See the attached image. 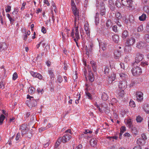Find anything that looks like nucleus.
Returning <instances> with one entry per match:
<instances>
[{"label": "nucleus", "instance_id": "obj_30", "mask_svg": "<svg viewBox=\"0 0 149 149\" xmlns=\"http://www.w3.org/2000/svg\"><path fill=\"white\" fill-rule=\"evenodd\" d=\"M146 15L143 13L141 16L139 17V19L140 21H144L146 20Z\"/></svg>", "mask_w": 149, "mask_h": 149}, {"label": "nucleus", "instance_id": "obj_27", "mask_svg": "<svg viewBox=\"0 0 149 149\" xmlns=\"http://www.w3.org/2000/svg\"><path fill=\"white\" fill-rule=\"evenodd\" d=\"M100 47L103 50H105L106 49L107 45L106 43L101 42L100 45Z\"/></svg>", "mask_w": 149, "mask_h": 149}, {"label": "nucleus", "instance_id": "obj_62", "mask_svg": "<svg viewBox=\"0 0 149 149\" xmlns=\"http://www.w3.org/2000/svg\"><path fill=\"white\" fill-rule=\"evenodd\" d=\"M31 136H32V134L30 132H28L26 133V136H27L29 138H31Z\"/></svg>", "mask_w": 149, "mask_h": 149}, {"label": "nucleus", "instance_id": "obj_15", "mask_svg": "<svg viewBox=\"0 0 149 149\" xmlns=\"http://www.w3.org/2000/svg\"><path fill=\"white\" fill-rule=\"evenodd\" d=\"M135 42V39L133 38H131L128 39L126 42V44L129 45H133Z\"/></svg>", "mask_w": 149, "mask_h": 149}, {"label": "nucleus", "instance_id": "obj_9", "mask_svg": "<svg viewBox=\"0 0 149 149\" xmlns=\"http://www.w3.org/2000/svg\"><path fill=\"white\" fill-rule=\"evenodd\" d=\"M89 67V65H88V72H89L88 76V79L91 82H92L94 81V75L93 73L91 71V68Z\"/></svg>", "mask_w": 149, "mask_h": 149}, {"label": "nucleus", "instance_id": "obj_35", "mask_svg": "<svg viewBox=\"0 0 149 149\" xmlns=\"http://www.w3.org/2000/svg\"><path fill=\"white\" fill-rule=\"evenodd\" d=\"M144 40L146 41V42H149V35L148 34H146L143 38Z\"/></svg>", "mask_w": 149, "mask_h": 149}, {"label": "nucleus", "instance_id": "obj_17", "mask_svg": "<svg viewBox=\"0 0 149 149\" xmlns=\"http://www.w3.org/2000/svg\"><path fill=\"white\" fill-rule=\"evenodd\" d=\"M114 58L117 59L119 58L121 56V53L120 51L118 50H115L114 53Z\"/></svg>", "mask_w": 149, "mask_h": 149}, {"label": "nucleus", "instance_id": "obj_11", "mask_svg": "<svg viewBox=\"0 0 149 149\" xmlns=\"http://www.w3.org/2000/svg\"><path fill=\"white\" fill-rule=\"evenodd\" d=\"M123 5L127 7H131L132 3V0H121Z\"/></svg>", "mask_w": 149, "mask_h": 149}, {"label": "nucleus", "instance_id": "obj_1", "mask_svg": "<svg viewBox=\"0 0 149 149\" xmlns=\"http://www.w3.org/2000/svg\"><path fill=\"white\" fill-rule=\"evenodd\" d=\"M72 9L73 13L75 16L74 23L75 24L77 19H79V15L78 10L74 3H71Z\"/></svg>", "mask_w": 149, "mask_h": 149}, {"label": "nucleus", "instance_id": "obj_60", "mask_svg": "<svg viewBox=\"0 0 149 149\" xmlns=\"http://www.w3.org/2000/svg\"><path fill=\"white\" fill-rule=\"evenodd\" d=\"M42 32L44 33H46V29L44 27L42 26L41 29Z\"/></svg>", "mask_w": 149, "mask_h": 149}, {"label": "nucleus", "instance_id": "obj_33", "mask_svg": "<svg viewBox=\"0 0 149 149\" xmlns=\"http://www.w3.org/2000/svg\"><path fill=\"white\" fill-rule=\"evenodd\" d=\"M86 97L90 100H92L93 98L91 94L88 92H86Z\"/></svg>", "mask_w": 149, "mask_h": 149}, {"label": "nucleus", "instance_id": "obj_55", "mask_svg": "<svg viewBox=\"0 0 149 149\" xmlns=\"http://www.w3.org/2000/svg\"><path fill=\"white\" fill-rule=\"evenodd\" d=\"M17 77V75L16 72L14 73L13 75V79L14 80H15Z\"/></svg>", "mask_w": 149, "mask_h": 149}, {"label": "nucleus", "instance_id": "obj_45", "mask_svg": "<svg viewBox=\"0 0 149 149\" xmlns=\"http://www.w3.org/2000/svg\"><path fill=\"white\" fill-rule=\"evenodd\" d=\"M111 74H109V77H110L111 78L112 77H114V80H115L116 78V75L115 74L112 72H111Z\"/></svg>", "mask_w": 149, "mask_h": 149}, {"label": "nucleus", "instance_id": "obj_31", "mask_svg": "<svg viewBox=\"0 0 149 149\" xmlns=\"http://www.w3.org/2000/svg\"><path fill=\"white\" fill-rule=\"evenodd\" d=\"M112 25L111 21L110 19L108 20L106 22V26L108 28H110Z\"/></svg>", "mask_w": 149, "mask_h": 149}, {"label": "nucleus", "instance_id": "obj_7", "mask_svg": "<svg viewBox=\"0 0 149 149\" xmlns=\"http://www.w3.org/2000/svg\"><path fill=\"white\" fill-rule=\"evenodd\" d=\"M144 55L139 53H137L136 54L135 58V62L136 63H139L143 59Z\"/></svg>", "mask_w": 149, "mask_h": 149}, {"label": "nucleus", "instance_id": "obj_3", "mask_svg": "<svg viewBox=\"0 0 149 149\" xmlns=\"http://www.w3.org/2000/svg\"><path fill=\"white\" fill-rule=\"evenodd\" d=\"M71 137V136L69 134H66L62 137H60L58 139V142L65 143L68 141Z\"/></svg>", "mask_w": 149, "mask_h": 149}, {"label": "nucleus", "instance_id": "obj_23", "mask_svg": "<svg viewBox=\"0 0 149 149\" xmlns=\"http://www.w3.org/2000/svg\"><path fill=\"white\" fill-rule=\"evenodd\" d=\"M121 77L123 81H125L127 78V75L125 73H121L119 74Z\"/></svg>", "mask_w": 149, "mask_h": 149}, {"label": "nucleus", "instance_id": "obj_61", "mask_svg": "<svg viewBox=\"0 0 149 149\" xmlns=\"http://www.w3.org/2000/svg\"><path fill=\"white\" fill-rule=\"evenodd\" d=\"M61 143V142H58V140L55 143V148H58V146H59L60 144Z\"/></svg>", "mask_w": 149, "mask_h": 149}, {"label": "nucleus", "instance_id": "obj_12", "mask_svg": "<svg viewBox=\"0 0 149 149\" xmlns=\"http://www.w3.org/2000/svg\"><path fill=\"white\" fill-rule=\"evenodd\" d=\"M147 44L145 42L140 41L136 44V47L139 49H143L145 47Z\"/></svg>", "mask_w": 149, "mask_h": 149}, {"label": "nucleus", "instance_id": "obj_2", "mask_svg": "<svg viewBox=\"0 0 149 149\" xmlns=\"http://www.w3.org/2000/svg\"><path fill=\"white\" fill-rule=\"evenodd\" d=\"M71 137V136L69 134H66L62 137H60L58 139V142L65 143L68 141Z\"/></svg>", "mask_w": 149, "mask_h": 149}, {"label": "nucleus", "instance_id": "obj_39", "mask_svg": "<svg viewBox=\"0 0 149 149\" xmlns=\"http://www.w3.org/2000/svg\"><path fill=\"white\" fill-rule=\"evenodd\" d=\"M114 77H112V78H111L110 77L108 76V78L107 79L108 81V82L109 84H111V83L113 81H114Z\"/></svg>", "mask_w": 149, "mask_h": 149}, {"label": "nucleus", "instance_id": "obj_49", "mask_svg": "<svg viewBox=\"0 0 149 149\" xmlns=\"http://www.w3.org/2000/svg\"><path fill=\"white\" fill-rule=\"evenodd\" d=\"M57 80L58 81V82L60 83H61L63 81L62 78L61 76L60 75H59L58 76Z\"/></svg>", "mask_w": 149, "mask_h": 149}, {"label": "nucleus", "instance_id": "obj_58", "mask_svg": "<svg viewBox=\"0 0 149 149\" xmlns=\"http://www.w3.org/2000/svg\"><path fill=\"white\" fill-rule=\"evenodd\" d=\"M133 35L135 38H139L140 36V35L138 33H135Z\"/></svg>", "mask_w": 149, "mask_h": 149}, {"label": "nucleus", "instance_id": "obj_47", "mask_svg": "<svg viewBox=\"0 0 149 149\" xmlns=\"http://www.w3.org/2000/svg\"><path fill=\"white\" fill-rule=\"evenodd\" d=\"M20 137V133H18L17 134L16 138L15 140L16 141L19 140Z\"/></svg>", "mask_w": 149, "mask_h": 149}, {"label": "nucleus", "instance_id": "obj_26", "mask_svg": "<svg viewBox=\"0 0 149 149\" xmlns=\"http://www.w3.org/2000/svg\"><path fill=\"white\" fill-rule=\"evenodd\" d=\"M128 36V33L127 31H123L122 35V37L123 40L126 38Z\"/></svg>", "mask_w": 149, "mask_h": 149}, {"label": "nucleus", "instance_id": "obj_64", "mask_svg": "<svg viewBox=\"0 0 149 149\" xmlns=\"http://www.w3.org/2000/svg\"><path fill=\"white\" fill-rule=\"evenodd\" d=\"M126 130V127L125 126H123L120 129V132H124Z\"/></svg>", "mask_w": 149, "mask_h": 149}, {"label": "nucleus", "instance_id": "obj_10", "mask_svg": "<svg viewBox=\"0 0 149 149\" xmlns=\"http://www.w3.org/2000/svg\"><path fill=\"white\" fill-rule=\"evenodd\" d=\"M19 129L21 130L22 135L26 134L28 130V128L26 125L23 124L21 126Z\"/></svg>", "mask_w": 149, "mask_h": 149}, {"label": "nucleus", "instance_id": "obj_28", "mask_svg": "<svg viewBox=\"0 0 149 149\" xmlns=\"http://www.w3.org/2000/svg\"><path fill=\"white\" fill-rule=\"evenodd\" d=\"M84 29L86 31V33L87 35L89 36L90 35V31L88 27L87 26L84 25Z\"/></svg>", "mask_w": 149, "mask_h": 149}, {"label": "nucleus", "instance_id": "obj_63", "mask_svg": "<svg viewBox=\"0 0 149 149\" xmlns=\"http://www.w3.org/2000/svg\"><path fill=\"white\" fill-rule=\"evenodd\" d=\"M50 48V46L48 44H47L45 47L44 49V50H46V51H47Z\"/></svg>", "mask_w": 149, "mask_h": 149}, {"label": "nucleus", "instance_id": "obj_16", "mask_svg": "<svg viewBox=\"0 0 149 149\" xmlns=\"http://www.w3.org/2000/svg\"><path fill=\"white\" fill-rule=\"evenodd\" d=\"M7 46L6 43L3 42L0 43V52L4 51L7 48Z\"/></svg>", "mask_w": 149, "mask_h": 149}, {"label": "nucleus", "instance_id": "obj_48", "mask_svg": "<svg viewBox=\"0 0 149 149\" xmlns=\"http://www.w3.org/2000/svg\"><path fill=\"white\" fill-rule=\"evenodd\" d=\"M115 4L116 6L118 7H120L121 6V3L119 2L118 0H117L116 1Z\"/></svg>", "mask_w": 149, "mask_h": 149}, {"label": "nucleus", "instance_id": "obj_50", "mask_svg": "<svg viewBox=\"0 0 149 149\" xmlns=\"http://www.w3.org/2000/svg\"><path fill=\"white\" fill-rule=\"evenodd\" d=\"M49 74L51 78H54V75L53 74V72L51 70L49 71Z\"/></svg>", "mask_w": 149, "mask_h": 149}, {"label": "nucleus", "instance_id": "obj_56", "mask_svg": "<svg viewBox=\"0 0 149 149\" xmlns=\"http://www.w3.org/2000/svg\"><path fill=\"white\" fill-rule=\"evenodd\" d=\"M11 7L10 6H8L6 9V12H9L11 10Z\"/></svg>", "mask_w": 149, "mask_h": 149}, {"label": "nucleus", "instance_id": "obj_34", "mask_svg": "<svg viewBox=\"0 0 149 149\" xmlns=\"http://www.w3.org/2000/svg\"><path fill=\"white\" fill-rule=\"evenodd\" d=\"M105 13V7H103L102 8H101L100 11V14L102 16L104 15Z\"/></svg>", "mask_w": 149, "mask_h": 149}, {"label": "nucleus", "instance_id": "obj_53", "mask_svg": "<svg viewBox=\"0 0 149 149\" xmlns=\"http://www.w3.org/2000/svg\"><path fill=\"white\" fill-rule=\"evenodd\" d=\"M51 8L52 10H54V12H56V6L55 5L54 3H53L52 5V6L51 7Z\"/></svg>", "mask_w": 149, "mask_h": 149}, {"label": "nucleus", "instance_id": "obj_13", "mask_svg": "<svg viewBox=\"0 0 149 149\" xmlns=\"http://www.w3.org/2000/svg\"><path fill=\"white\" fill-rule=\"evenodd\" d=\"M127 86V83L126 81H120L118 84L119 88L122 89H125Z\"/></svg>", "mask_w": 149, "mask_h": 149}, {"label": "nucleus", "instance_id": "obj_40", "mask_svg": "<svg viewBox=\"0 0 149 149\" xmlns=\"http://www.w3.org/2000/svg\"><path fill=\"white\" fill-rule=\"evenodd\" d=\"M5 118V116L3 114H1L0 117V125H1L3 123V120Z\"/></svg>", "mask_w": 149, "mask_h": 149}, {"label": "nucleus", "instance_id": "obj_25", "mask_svg": "<svg viewBox=\"0 0 149 149\" xmlns=\"http://www.w3.org/2000/svg\"><path fill=\"white\" fill-rule=\"evenodd\" d=\"M112 72L111 70L110 69L109 67H106L104 69V72L106 74H109L110 72Z\"/></svg>", "mask_w": 149, "mask_h": 149}, {"label": "nucleus", "instance_id": "obj_59", "mask_svg": "<svg viewBox=\"0 0 149 149\" xmlns=\"http://www.w3.org/2000/svg\"><path fill=\"white\" fill-rule=\"evenodd\" d=\"M46 129V127H40L39 129V132H41L43 131H44V130H45Z\"/></svg>", "mask_w": 149, "mask_h": 149}, {"label": "nucleus", "instance_id": "obj_57", "mask_svg": "<svg viewBox=\"0 0 149 149\" xmlns=\"http://www.w3.org/2000/svg\"><path fill=\"white\" fill-rule=\"evenodd\" d=\"M106 109L104 110V111L106 113L108 114L109 113H110V110H109V107H106Z\"/></svg>", "mask_w": 149, "mask_h": 149}, {"label": "nucleus", "instance_id": "obj_46", "mask_svg": "<svg viewBox=\"0 0 149 149\" xmlns=\"http://www.w3.org/2000/svg\"><path fill=\"white\" fill-rule=\"evenodd\" d=\"M134 17L132 16H130V17L129 18V21L131 23H133L134 22Z\"/></svg>", "mask_w": 149, "mask_h": 149}, {"label": "nucleus", "instance_id": "obj_6", "mask_svg": "<svg viewBox=\"0 0 149 149\" xmlns=\"http://www.w3.org/2000/svg\"><path fill=\"white\" fill-rule=\"evenodd\" d=\"M27 99H29L30 101L29 104H28L29 107H35L36 106L37 102L36 100L33 99V97L29 95H27Z\"/></svg>", "mask_w": 149, "mask_h": 149}, {"label": "nucleus", "instance_id": "obj_19", "mask_svg": "<svg viewBox=\"0 0 149 149\" xmlns=\"http://www.w3.org/2000/svg\"><path fill=\"white\" fill-rule=\"evenodd\" d=\"M109 6L111 9L112 10H113L115 9V5L113 3L112 0H109Z\"/></svg>", "mask_w": 149, "mask_h": 149}, {"label": "nucleus", "instance_id": "obj_37", "mask_svg": "<svg viewBox=\"0 0 149 149\" xmlns=\"http://www.w3.org/2000/svg\"><path fill=\"white\" fill-rule=\"evenodd\" d=\"M143 9L146 13L147 14L149 13V6H146L144 7Z\"/></svg>", "mask_w": 149, "mask_h": 149}, {"label": "nucleus", "instance_id": "obj_54", "mask_svg": "<svg viewBox=\"0 0 149 149\" xmlns=\"http://www.w3.org/2000/svg\"><path fill=\"white\" fill-rule=\"evenodd\" d=\"M113 30L115 32L117 31V27L116 25L113 26L112 28Z\"/></svg>", "mask_w": 149, "mask_h": 149}, {"label": "nucleus", "instance_id": "obj_44", "mask_svg": "<svg viewBox=\"0 0 149 149\" xmlns=\"http://www.w3.org/2000/svg\"><path fill=\"white\" fill-rule=\"evenodd\" d=\"M116 16L118 19L122 17L121 14L119 12H117L116 13Z\"/></svg>", "mask_w": 149, "mask_h": 149}, {"label": "nucleus", "instance_id": "obj_38", "mask_svg": "<svg viewBox=\"0 0 149 149\" xmlns=\"http://www.w3.org/2000/svg\"><path fill=\"white\" fill-rule=\"evenodd\" d=\"M143 120V118L140 116H138L136 118V120L137 123L141 122Z\"/></svg>", "mask_w": 149, "mask_h": 149}, {"label": "nucleus", "instance_id": "obj_8", "mask_svg": "<svg viewBox=\"0 0 149 149\" xmlns=\"http://www.w3.org/2000/svg\"><path fill=\"white\" fill-rule=\"evenodd\" d=\"M136 95L137 101L139 102H142L143 100V93L141 92H137L136 93Z\"/></svg>", "mask_w": 149, "mask_h": 149}, {"label": "nucleus", "instance_id": "obj_14", "mask_svg": "<svg viewBox=\"0 0 149 149\" xmlns=\"http://www.w3.org/2000/svg\"><path fill=\"white\" fill-rule=\"evenodd\" d=\"M30 73L32 76L38 78L40 80L42 78V76L39 73L35 72L33 71L31 72Z\"/></svg>", "mask_w": 149, "mask_h": 149}, {"label": "nucleus", "instance_id": "obj_41", "mask_svg": "<svg viewBox=\"0 0 149 149\" xmlns=\"http://www.w3.org/2000/svg\"><path fill=\"white\" fill-rule=\"evenodd\" d=\"M69 31V30L65 29L64 30V32H63L64 34L65 35L66 34L67 36H68Z\"/></svg>", "mask_w": 149, "mask_h": 149}, {"label": "nucleus", "instance_id": "obj_5", "mask_svg": "<svg viewBox=\"0 0 149 149\" xmlns=\"http://www.w3.org/2000/svg\"><path fill=\"white\" fill-rule=\"evenodd\" d=\"M133 75L134 76H137L140 75L142 73L141 68L139 67H134L131 70Z\"/></svg>", "mask_w": 149, "mask_h": 149}, {"label": "nucleus", "instance_id": "obj_22", "mask_svg": "<svg viewBox=\"0 0 149 149\" xmlns=\"http://www.w3.org/2000/svg\"><path fill=\"white\" fill-rule=\"evenodd\" d=\"M91 64V65L93 70L94 72H96L97 69V65L93 61H92L90 62Z\"/></svg>", "mask_w": 149, "mask_h": 149}, {"label": "nucleus", "instance_id": "obj_20", "mask_svg": "<svg viewBox=\"0 0 149 149\" xmlns=\"http://www.w3.org/2000/svg\"><path fill=\"white\" fill-rule=\"evenodd\" d=\"M142 107L146 113H149V106L147 104H143Z\"/></svg>", "mask_w": 149, "mask_h": 149}, {"label": "nucleus", "instance_id": "obj_43", "mask_svg": "<svg viewBox=\"0 0 149 149\" xmlns=\"http://www.w3.org/2000/svg\"><path fill=\"white\" fill-rule=\"evenodd\" d=\"M5 88L4 83L3 81L0 82V88L2 89Z\"/></svg>", "mask_w": 149, "mask_h": 149}, {"label": "nucleus", "instance_id": "obj_21", "mask_svg": "<svg viewBox=\"0 0 149 149\" xmlns=\"http://www.w3.org/2000/svg\"><path fill=\"white\" fill-rule=\"evenodd\" d=\"M132 50V48L130 45H129L126 44L125 48V51L127 53L130 52Z\"/></svg>", "mask_w": 149, "mask_h": 149}, {"label": "nucleus", "instance_id": "obj_42", "mask_svg": "<svg viewBox=\"0 0 149 149\" xmlns=\"http://www.w3.org/2000/svg\"><path fill=\"white\" fill-rule=\"evenodd\" d=\"M143 30V26L142 25H141L139 26L137 29V31L138 32H141Z\"/></svg>", "mask_w": 149, "mask_h": 149}, {"label": "nucleus", "instance_id": "obj_18", "mask_svg": "<svg viewBox=\"0 0 149 149\" xmlns=\"http://www.w3.org/2000/svg\"><path fill=\"white\" fill-rule=\"evenodd\" d=\"M90 143L91 146L94 147L96 145L97 140L95 139H92L90 140Z\"/></svg>", "mask_w": 149, "mask_h": 149}, {"label": "nucleus", "instance_id": "obj_24", "mask_svg": "<svg viewBox=\"0 0 149 149\" xmlns=\"http://www.w3.org/2000/svg\"><path fill=\"white\" fill-rule=\"evenodd\" d=\"M113 41L116 43H118L119 41V37L116 35H114L112 36Z\"/></svg>", "mask_w": 149, "mask_h": 149}, {"label": "nucleus", "instance_id": "obj_29", "mask_svg": "<svg viewBox=\"0 0 149 149\" xmlns=\"http://www.w3.org/2000/svg\"><path fill=\"white\" fill-rule=\"evenodd\" d=\"M127 125L129 127V128L132 129L133 127V125L130 119L127 120Z\"/></svg>", "mask_w": 149, "mask_h": 149}, {"label": "nucleus", "instance_id": "obj_4", "mask_svg": "<svg viewBox=\"0 0 149 149\" xmlns=\"http://www.w3.org/2000/svg\"><path fill=\"white\" fill-rule=\"evenodd\" d=\"M78 26L75 27V29L72 30L71 34V36L72 38H76V39L79 40L80 39L79 31L78 30Z\"/></svg>", "mask_w": 149, "mask_h": 149}, {"label": "nucleus", "instance_id": "obj_51", "mask_svg": "<svg viewBox=\"0 0 149 149\" xmlns=\"http://www.w3.org/2000/svg\"><path fill=\"white\" fill-rule=\"evenodd\" d=\"M82 148V145L81 144H79L78 146H77L75 148L73 146V149H80Z\"/></svg>", "mask_w": 149, "mask_h": 149}, {"label": "nucleus", "instance_id": "obj_32", "mask_svg": "<svg viewBox=\"0 0 149 149\" xmlns=\"http://www.w3.org/2000/svg\"><path fill=\"white\" fill-rule=\"evenodd\" d=\"M102 98L103 100H106L108 99V97L107 94L105 93H103L102 95Z\"/></svg>", "mask_w": 149, "mask_h": 149}, {"label": "nucleus", "instance_id": "obj_36", "mask_svg": "<svg viewBox=\"0 0 149 149\" xmlns=\"http://www.w3.org/2000/svg\"><path fill=\"white\" fill-rule=\"evenodd\" d=\"M35 92V89L32 87H31L29 88V92L30 94L33 93Z\"/></svg>", "mask_w": 149, "mask_h": 149}, {"label": "nucleus", "instance_id": "obj_52", "mask_svg": "<svg viewBox=\"0 0 149 149\" xmlns=\"http://www.w3.org/2000/svg\"><path fill=\"white\" fill-rule=\"evenodd\" d=\"M141 65L142 66L146 67L148 65V64L146 62H141Z\"/></svg>", "mask_w": 149, "mask_h": 149}]
</instances>
